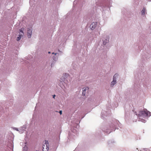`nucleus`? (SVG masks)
<instances>
[{
  "label": "nucleus",
  "mask_w": 151,
  "mask_h": 151,
  "mask_svg": "<svg viewBox=\"0 0 151 151\" xmlns=\"http://www.w3.org/2000/svg\"><path fill=\"white\" fill-rule=\"evenodd\" d=\"M151 115V113L147 111L146 109L144 111H140L139 114V117H141L142 116H150Z\"/></svg>",
  "instance_id": "nucleus-1"
},
{
  "label": "nucleus",
  "mask_w": 151,
  "mask_h": 151,
  "mask_svg": "<svg viewBox=\"0 0 151 151\" xmlns=\"http://www.w3.org/2000/svg\"><path fill=\"white\" fill-rule=\"evenodd\" d=\"M49 143L47 141L45 140L43 142L42 146V150L43 151H48L49 150Z\"/></svg>",
  "instance_id": "nucleus-2"
},
{
  "label": "nucleus",
  "mask_w": 151,
  "mask_h": 151,
  "mask_svg": "<svg viewBox=\"0 0 151 151\" xmlns=\"http://www.w3.org/2000/svg\"><path fill=\"white\" fill-rule=\"evenodd\" d=\"M118 76V74H115L113 78V81L111 82V87L113 86V85L115 84L116 83V77H117Z\"/></svg>",
  "instance_id": "nucleus-3"
},
{
  "label": "nucleus",
  "mask_w": 151,
  "mask_h": 151,
  "mask_svg": "<svg viewBox=\"0 0 151 151\" xmlns=\"http://www.w3.org/2000/svg\"><path fill=\"white\" fill-rule=\"evenodd\" d=\"M32 28H28L27 30V35L28 37L29 38H30L32 34Z\"/></svg>",
  "instance_id": "nucleus-4"
},
{
  "label": "nucleus",
  "mask_w": 151,
  "mask_h": 151,
  "mask_svg": "<svg viewBox=\"0 0 151 151\" xmlns=\"http://www.w3.org/2000/svg\"><path fill=\"white\" fill-rule=\"evenodd\" d=\"M90 27L92 30L93 29L96 27V24L94 22L92 23L90 25Z\"/></svg>",
  "instance_id": "nucleus-5"
},
{
  "label": "nucleus",
  "mask_w": 151,
  "mask_h": 151,
  "mask_svg": "<svg viewBox=\"0 0 151 151\" xmlns=\"http://www.w3.org/2000/svg\"><path fill=\"white\" fill-rule=\"evenodd\" d=\"M19 34L20 35L19 36V37H18L17 38V41H19V40L21 38V37L23 36L22 34H21V33H20Z\"/></svg>",
  "instance_id": "nucleus-6"
},
{
  "label": "nucleus",
  "mask_w": 151,
  "mask_h": 151,
  "mask_svg": "<svg viewBox=\"0 0 151 151\" xmlns=\"http://www.w3.org/2000/svg\"><path fill=\"white\" fill-rule=\"evenodd\" d=\"M146 10L145 8H143L141 12L142 15H144L145 14Z\"/></svg>",
  "instance_id": "nucleus-7"
},
{
  "label": "nucleus",
  "mask_w": 151,
  "mask_h": 151,
  "mask_svg": "<svg viewBox=\"0 0 151 151\" xmlns=\"http://www.w3.org/2000/svg\"><path fill=\"white\" fill-rule=\"evenodd\" d=\"M88 87L84 88H83V91L86 92V91L88 90Z\"/></svg>",
  "instance_id": "nucleus-8"
},
{
  "label": "nucleus",
  "mask_w": 151,
  "mask_h": 151,
  "mask_svg": "<svg viewBox=\"0 0 151 151\" xmlns=\"http://www.w3.org/2000/svg\"><path fill=\"white\" fill-rule=\"evenodd\" d=\"M24 30V28H22L19 30L20 32H21L22 34H23V30Z\"/></svg>",
  "instance_id": "nucleus-9"
},
{
  "label": "nucleus",
  "mask_w": 151,
  "mask_h": 151,
  "mask_svg": "<svg viewBox=\"0 0 151 151\" xmlns=\"http://www.w3.org/2000/svg\"><path fill=\"white\" fill-rule=\"evenodd\" d=\"M86 94V92L83 91L82 94L83 96H85Z\"/></svg>",
  "instance_id": "nucleus-10"
},
{
  "label": "nucleus",
  "mask_w": 151,
  "mask_h": 151,
  "mask_svg": "<svg viewBox=\"0 0 151 151\" xmlns=\"http://www.w3.org/2000/svg\"><path fill=\"white\" fill-rule=\"evenodd\" d=\"M59 113H60V115H61L62 114V111H59Z\"/></svg>",
  "instance_id": "nucleus-11"
},
{
  "label": "nucleus",
  "mask_w": 151,
  "mask_h": 151,
  "mask_svg": "<svg viewBox=\"0 0 151 151\" xmlns=\"http://www.w3.org/2000/svg\"><path fill=\"white\" fill-rule=\"evenodd\" d=\"M106 42H105V41H104V44H106Z\"/></svg>",
  "instance_id": "nucleus-12"
},
{
  "label": "nucleus",
  "mask_w": 151,
  "mask_h": 151,
  "mask_svg": "<svg viewBox=\"0 0 151 151\" xmlns=\"http://www.w3.org/2000/svg\"><path fill=\"white\" fill-rule=\"evenodd\" d=\"M55 95H54V96H53V98H55Z\"/></svg>",
  "instance_id": "nucleus-13"
},
{
  "label": "nucleus",
  "mask_w": 151,
  "mask_h": 151,
  "mask_svg": "<svg viewBox=\"0 0 151 151\" xmlns=\"http://www.w3.org/2000/svg\"><path fill=\"white\" fill-rule=\"evenodd\" d=\"M145 120L144 119L143 120V121H142V122H145Z\"/></svg>",
  "instance_id": "nucleus-14"
},
{
  "label": "nucleus",
  "mask_w": 151,
  "mask_h": 151,
  "mask_svg": "<svg viewBox=\"0 0 151 151\" xmlns=\"http://www.w3.org/2000/svg\"><path fill=\"white\" fill-rule=\"evenodd\" d=\"M48 53H50V52H48Z\"/></svg>",
  "instance_id": "nucleus-15"
},
{
  "label": "nucleus",
  "mask_w": 151,
  "mask_h": 151,
  "mask_svg": "<svg viewBox=\"0 0 151 151\" xmlns=\"http://www.w3.org/2000/svg\"><path fill=\"white\" fill-rule=\"evenodd\" d=\"M55 55H56V54H57V53H55Z\"/></svg>",
  "instance_id": "nucleus-16"
},
{
  "label": "nucleus",
  "mask_w": 151,
  "mask_h": 151,
  "mask_svg": "<svg viewBox=\"0 0 151 151\" xmlns=\"http://www.w3.org/2000/svg\"><path fill=\"white\" fill-rule=\"evenodd\" d=\"M65 74V76H67V74Z\"/></svg>",
  "instance_id": "nucleus-17"
},
{
  "label": "nucleus",
  "mask_w": 151,
  "mask_h": 151,
  "mask_svg": "<svg viewBox=\"0 0 151 151\" xmlns=\"http://www.w3.org/2000/svg\"><path fill=\"white\" fill-rule=\"evenodd\" d=\"M54 54V52H53V53H52V54Z\"/></svg>",
  "instance_id": "nucleus-18"
}]
</instances>
